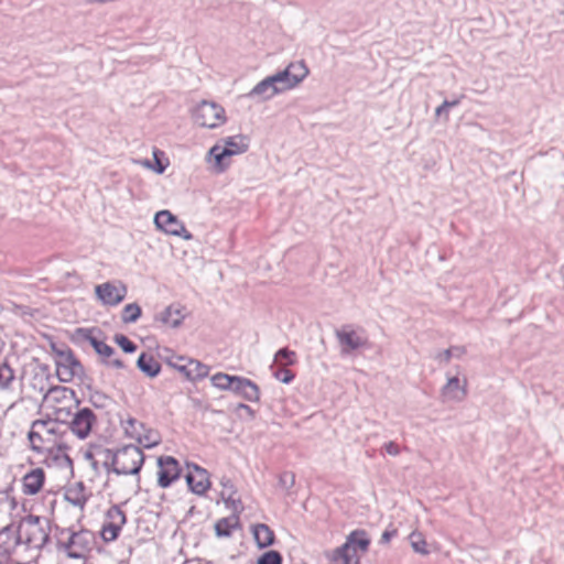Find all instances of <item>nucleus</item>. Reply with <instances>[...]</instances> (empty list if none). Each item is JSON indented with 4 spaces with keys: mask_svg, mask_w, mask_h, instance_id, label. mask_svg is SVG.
<instances>
[{
    "mask_svg": "<svg viewBox=\"0 0 564 564\" xmlns=\"http://www.w3.org/2000/svg\"><path fill=\"white\" fill-rule=\"evenodd\" d=\"M30 448L34 453H47L45 463L50 465V460H64L72 466V459L67 455L69 446L63 442L62 436L57 432V425L52 420H36L32 423L28 434Z\"/></svg>",
    "mask_w": 564,
    "mask_h": 564,
    "instance_id": "obj_1",
    "label": "nucleus"
},
{
    "mask_svg": "<svg viewBox=\"0 0 564 564\" xmlns=\"http://www.w3.org/2000/svg\"><path fill=\"white\" fill-rule=\"evenodd\" d=\"M95 545V534L89 530H62L56 541L58 552L63 553L58 564H86Z\"/></svg>",
    "mask_w": 564,
    "mask_h": 564,
    "instance_id": "obj_2",
    "label": "nucleus"
},
{
    "mask_svg": "<svg viewBox=\"0 0 564 564\" xmlns=\"http://www.w3.org/2000/svg\"><path fill=\"white\" fill-rule=\"evenodd\" d=\"M78 400L75 392L63 386H56L44 394L42 406L47 415L56 422H67L77 408Z\"/></svg>",
    "mask_w": 564,
    "mask_h": 564,
    "instance_id": "obj_3",
    "label": "nucleus"
},
{
    "mask_svg": "<svg viewBox=\"0 0 564 564\" xmlns=\"http://www.w3.org/2000/svg\"><path fill=\"white\" fill-rule=\"evenodd\" d=\"M18 542L30 550H41L50 539L51 527L46 518L29 514L19 521Z\"/></svg>",
    "mask_w": 564,
    "mask_h": 564,
    "instance_id": "obj_4",
    "label": "nucleus"
},
{
    "mask_svg": "<svg viewBox=\"0 0 564 564\" xmlns=\"http://www.w3.org/2000/svg\"><path fill=\"white\" fill-rule=\"evenodd\" d=\"M248 142L245 137L235 135L224 140V144H215L208 152V161L217 173H221L230 164V158L246 152Z\"/></svg>",
    "mask_w": 564,
    "mask_h": 564,
    "instance_id": "obj_5",
    "label": "nucleus"
},
{
    "mask_svg": "<svg viewBox=\"0 0 564 564\" xmlns=\"http://www.w3.org/2000/svg\"><path fill=\"white\" fill-rule=\"evenodd\" d=\"M144 456L138 446L129 445L119 448L112 456L113 470L117 474H138L143 465Z\"/></svg>",
    "mask_w": 564,
    "mask_h": 564,
    "instance_id": "obj_6",
    "label": "nucleus"
},
{
    "mask_svg": "<svg viewBox=\"0 0 564 564\" xmlns=\"http://www.w3.org/2000/svg\"><path fill=\"white\" fill-rule=\"evenodd\" d=\"M196 124L203 128L215 129L223 126L226 120L225 109L214 101H202L193 111Z\"/></svg>",
    "mask_w": 564,
    "mask_h": 564,
    "instance_id": "obj_7",
    "label": "nucleus"
},
{
    "mask_svg": "<svg viewBox=\"0 0 564 564\" xmlns=\"http://www.w3.org/2000/svg\"><path fill=\"white\" fill-rule=\"evenodd\" d=\"M55 356L56 375L63 382H70L82 372V365L69 348L57 349L53 347Z\"/></svg>",
    "mask_w": 564,
    "mask_h": 564,
    "instance_id": "obj_8",
    "label": "nucleus"
},
{
    "mask_svg": "<svg viewBox=\"0 0 564 564\" xmlns=\"http://www.w3.org/2000/svg\"><path fill=\"white\" fill-rule=\"evenodd\" d=\"M124 523L126 513L118 506L110 507L100 530L101 539L107 543L117 540Z\"/></svg>",
    "mask_w": 564,
    "mask_h": 564,
    "instance_id": "obj_9",
    "label": "nucleus"
},
{
    "mask_svg": "<svg viewBox=\"0 0 564 564\" xmlns=\"http://www.w3.org/2000/svg\"><path fill=\"white\" fill-rule=\"evenodd\" d=\"M154 223L159 229L167 235L178 236L185 240L192 239V234L187 231L183 223L169 210L156 213Z\"/></svg>",
    "mask_w": 564,
    "mask_h": 564,
    "instance_id": "obj_10",
    "label": "nucleus"
},
{
    "mask_svg": "<svg viewBox=\"0 0 564 564\" xmlns=\"http://www.w3.org/2000/svg\"><path fill=\"white\" fill-rule=\"evenodd\" d=\"M95 292L102 304L116 306L126 299L128 290L126 284L117 281L98 284L95 288Z\"/></svg>",
    "mask_w": 564,
    "mask_h": 564,
    "instance_id": "obj_11",
    "label": "nucleus"
},
{
    "mask_svg": "<svg viewBox=\"0 0 564 564\" xmlns=\"http://www.w3.org/2000/svg\"><path fill=\"white\" fill-rule=\"evenodd\" d=\"M96 422L95 413L90 409L84 408L77 411L69 421V430L77 438L86 440Z\"/></svg>",
    "mask_w": 564,
    "mask_h": 564,
    "instance_id": "obj_12",
    "label": "nucleus"
},
{
    "mask_svg": "<svg viewBox=\"0 0 564 564\" xmlns=\"http://www.w3.org/2000/svg\"><path fill=\"white\" fill-rule=\"evenodd\" d=\"M158 484L167 488L181 476L180 463L172 456H161L158 459Z\"/></svg>",
    "mask_w": 564,
    "mask_h": 564,
    "instance_id": "obj_13",
    "label": "nucleus"
},
{
    "mask_svg": "<svg viewBox=\"0 0 564 564\" xmlns=\"http://www.w3.org/2000/svg\"><path fill=\"white\" fill-rule=\"evenodd\" d=\"M45 482V470L42 467L32 468L21 478V491L24 496H36L42 492Z\"/></svg>",
    "mask_w": 564,
    "mask_h": 564,
    "instance_id": "obj_14",
    "label": "nucleus"
},
{
    "mask_svg": "<svg viewBox=\"0 0 564 564\" xmlns=\"http://www.w3.org/2000/svg\"><path fill=\"white\" fill-rule=\"evenodd\" d=\"M307 75L308 68L303 61L291 63L283 72L278 73L286 90L296 87Z\"/></svg>",
    "mask_w": 564,
    "mask_h": 564,
    "instance_id": "obj_15",
    "label": "nucleus"
},
{
    "mask_svg": "<svg viewBox=\"0 0 564 564\" xmlns=\"http://www.w3.org/2000/svg\"><path fill=\"white\" fill-rule=\"evenodd\" d=\"M82 332L84 333V338L94 347L96 352L104 359L105 362L118 369L124 367V364L120 359L112 358L115 355L113 348L104 340L95 337L93 335V330L86 329Z\"/></svg>",
    "mask_w": 564,
    "mask_h": 564,
    "instance_id": "obj_16",
    "label": "nucleus"
},
{
    "mask_svg": "<svg viewBox=\"0 0 564 564\" xmlns=\"http://www.w3.org/2000/svg\"><path fill=\"white\" fill-rule=\"evenodd\" d=\"M336 337L341 346L343 352L345 354L367 345V337L364 332H358L349 327H344L340 330H337Z\"/></svg>",
    "mask_w": 564,
    "mask_h": 564,
    "instance_id": "obj_17",
    "label": "nucleus"
},
{
    "mask_svg": "<svg viewBox=\"0 0 564 564\" xmlns=\"http://www.w3.org/2000/svg\"><path fill=\"white\" fill-rule=\"evenodd\" d=\"M186 481L191 490L198 495L205 494L210 487L208 473L198 466L188 469Z\"/></svg>",
    "mask_w": 564,
    "mask_h": 564,
    "instance_id": "obj_18",
    "label": "nucleus"
},
{
    "mask_svg": "<svg viewBox=\"0 0 564 564\" xmlns=\"http://www.w3.org/2000/svg\"><path fill=\"white\" fill-rule=\"evenodd\" d=\"M282 82H280V78L278 74L270 76L262 82H260L253 89V95L263 96L264 98H271L274 95L284 91Z\"/></svg>",
    "mask_w": 564,
    "mask_h": 564,
    "instance_id": "obj_19",
    "label": "nucleus"
},
{
    "mask_svg": "<svg viewBox=\"0 0 564 564\" xmlns=\"http://www.w3.org/2000/svg\"><path fill=\"white\" fill-rule=\"evenodd\" d=\"M186 310L181 305L167 306L158 317L162 325L171 328L178 327L186 317Z\"/></svg>",
    "mask_w": 564,
    "mask_h": 564,
    "instance_id": "obj_20",
    "label": "nucleus"
},
{
    "mask_svg": "<svg viewBox=\"0 0 564 564\" xmlns=\"http://www.w3.org/2000/svg\"><path fill=\"white\" fill-rule=\"evenodd\" d=\"M253 539L260 549L269 547L274 543V531L264 523H257L251 527Z\"/></svg>",
    "mask_w": 564,
    "mask_h": 564,
    "instance_id": "obj_21",
    "label": "nucleus"
},
{
    "mask_svg": "<svg viewBox=\"0 0 564 564\" xmlns=\"http://www.w3.org/2000/svg\"><path fill=\"white\" fill-rule=\"evenodd\" d=\"M370 545V539L365 530H355L349 533L346 542L343 544V550L351 546L356 549L358 553L365 554Z\"/></svg>",
    "mask_w": 564,
    "mask_h": 564,
    "instance_id": "obj_22",
    "label": "nucleus"
},
{
    "mask_svg": "<svg viewBox=\"0 0 564 564\" xmlns=\"http://www.w3.org/2000/svg\"><path fill=\"white\" fill-rule=\"evenodd\" d=\"M361 554L351 546L343 550L341 545L333 551L329 560L333 564H360Z\"/></svg>",
    "mask_w": 564,
    "mask_h": 564,
    "instance_id": "obj_23",
    "label": "nucleus"
},
{
    "mask_svg": "<svg viewBox=\"0 0 564 564\" xmlns=\"http://www.w3.org/2000/svg\"><path fill=\"white\" fill-rule=\"evenodd\" d=\"M18 544H20L18 542V535H14V532L10 528H4L0 531V556H10Z\"/></svg>",
    "mask_w": 564,
    "mask_h": 564,
    "instance_id": "obj_24",
    "label": "nucleus"
},
{
    "mask_svg": "<svg viewBox=\"0 0 564 564\" xmlns=\"http://www.w3.org/2000/svg\"><path fill=\"white\" fill-rule=\"evenodd\" d=\"M234 391L242 394L249 401H257L259 399V388L249 379L238 377Z\"/></svg>",
    "mask_w": 564,
    "mask_h": 564,
    "instance_id": "obj_25",
    "label": "nucleus"
},
{
    "mask_svg": "<svg viewBox=\"0 0 564 564\" xmlns=\"http://www.w3.org/2000/svg\"><path fill=\"white\" fill-rule=\"evenodd\" d=\"M188 380H200L208 376L209 367L196 359H191L182 372Z\"/></svg>",
    "mask_w": 564,
    "mask_h": 564,
    "instance_id": "obj_26",
    "label": "nucleus"
},
{
    "mask_svg": "<svg viewBox=\"0 0 564 564\" xmlns=\"http://www.w3.org/2000/svg\"><path fill=\"white\" fill-rule=\"evenodd\" d=\"M443 395L449 400H462L466 395V383L462 386L458 378H451L443 388Z\"/></svg>",
    "mask_w": 564,
    "mask_h": 564,
    "instance_id": "obj_27",
    "label": "nucleus"
},
{
    "mask_svg": "<svg viewBox=\"0 0 564 564\" xmlns=\"http://www.w3.org/2000/svg\"><path fill=\"white\" fill-rule=\"evenodd\" d=\"M138 367L150 377H155L161 370L159 361L152 355L145 352L139 356Z\"/></svg>",
    "mask_w": 564,
    "mask_h": 564,
    "instance_id": "obj_28",
    "label": "nucleus"
},
{
    "mask_svg": "<svg viewBox=\"0 0 564 564\" xmlns=\"http://www.w3.org/2000/svg\"><path fill=\"white\" fill-rule=\"evenodd\" d=\"M239 519L236 516L221 518L215 523V531L218 538H228L238 527Z\"/></svg>",
    "mask_w": 564,
    "mask_h": 564,
    "instance_id": "obj_29",
    "label": "nucleus"
},
{
    "mask_svg": "<svg viewBox=\"0 0 564 564\" xmlns=\"http://www.w3.org/2000/svg\"><path fill=\"white\" fill-rule=\"evenodd\" d=\"M132 440L137 441L140 445L147 448H151L159 443L160 436L156 431L144 429V433H135L133 431Z\"/></svg>",
    "mask_w": 564,
    "mask_h": 564,
    "instance_id": "obj_30",
    "label": "nucleus"
},
{
    "mask_svg": "<svg viewBox=\"0 0 564 564\" xmlns=\"http://www.w3.org/2000/svg\"><path fill=\"white\" fill-rule=\"evenodd\" d=\"M237 376H230L224 372H217L212 378V384L220 390H234V386L236 384Z\"/></svg>",
    "mask_w": 564,
    "mask_h": 564,
    "instance_id": "obj_31",
    "label": "nucleus"
},
{
    "mask_svg": "<svg viewBox=\"0 0 564 564\" xmlns=\"http://www.w3.org/2000/svg\"><path fill=\"white\" fill-rule=\"evenodd\" d=\"M142 310L135 303L127 304L121 312V319L124 324L133 323L141 316Z\"/></svg>",
    "mask_w": 564,
    "mask_h": 564,
    "instance_id": "obj_32",
    "label": "nucleus"
},
{
    "mask_svg": "<svg viewBox=\"0 0 564 564\" xmlns=\"http://www.w3.org/2000/svg\"><path fill=\"white\" fill-rule=\"evenodd\" d=\"M15 379L14 370L8 364L0 365V389H9Z\"/></svg>",
    "mask_w": 564,
    "mask_h": 564,
    "instance_id": "obj_33",
    "label": "nucleus"
},
{
    "mask_svg": "<svg viewBox=\"0 0 564 564\" xmlns=\"http://www.w3.org/2000/svg\"><path fill=\"white\" fill-rule=\"evenodd\" d=\"M410 542L413 550L420 554H429L427 543L421 532L414 531L410 534Z\"/></svg>",
    "mask_w": 564,
    "mask_h": 564,
    "instance_id": "obj_34",
    "label": "nucleus"
},
{
    "mask_svg": "<svg viewBox=\"0 0 564 564\" xmlns=\"http://www.w3.org/2000/svg\"><path fill=\"white\" fill-rule=\"evenodd\" d=\"M296 355L293 350L282 348L275 354V362L280 366H289L295 364Z\"/></svg>",
    "mask_w": 564,
    "mask_h": 564,
    "instance_id": "obj_35",
    "label": "nucleus"
},
{
    "mask_svg": "<svg viewBox=\"0 0 564 564\" xmlns=\"http://www.w3.org/2000/svg\"><path fill=\"white\" fill-rule=\"evenodd\" d=\"M113 340L124 352L132 354L137 350V345L122 334L115 335Z\"/></svg>",
    "mask_w": 564,
    "mask_h": 564,
    "instance_id": "obj_36",
    "label": "nucleus"
},
{
    "mask_svg": "<svg viewBox=\"0 0 564 564\" xmlns=\"http://www.w3.org/2000/svg\"><path fill=\"white\" fill-rule=\"evenodd\" d=\"M191 359L192 358L173 354L167 358V364L169 366L173 367L174 369L182 373L183 370L185 369V366L187 365V362L191 361Z\"/></svg>",
    "mask_w": 564,
    "mask_h": 564,
    "instance_id": "obj_37",
    "label": "nucleus"
},
{
    "mask_svg": "<svg viewBox=\"0 0 564 564\" xmlns=\"http://www.w3.org/2000/svg\"><path fill=\"white\" fill-rule=\"evenodd\" d=\"M282 561L278 551H268L258 558V564H282Z\"/></svg>",
    "mask_w": 564,
    "mask_h": 564,
    "instance_id": "obj_38",
    "label": "nucleus"
},
{
    "mask_svg": "<svg viewBox=\"0 0 564 564\" xmlns=\"http://www.w3.org/2000/svg\"><path fill=\"white\" fill-rule=\"evenodd\" d=\"M286 367L288 366H281L274 373V377L283 383H290L295 377L293 371Z\"/></svg>",
    "mask_w": 564,
    "mask_h": 564,
    "instance_id": "obj_39",
    "label": "nucleus"
},
{
    "mask_svg": "<svg viewBox=\"0 0 564 564\" xmlns=\"http://www.w3.org/2000/svg\"><path fill=\"white\" fill-rule=\"evenodd\" d=\"M144 429H145V426L141 422H139L137 420H129L126 431L132 438L133 431L135 433H144Z\"/></svg>",
    "mask_w": 564,
    "mask_h": 564,
    "instance_id": "obj_40",
    "label": "nucleus"
},
{
    "mask_svg": "<svg viewBox=\"0 0 564 564\" xmlns=\"http://www.w3.org/2000/svg\"><path fill=\"white\" fill-rule=\"evenodd\" d=\"M384 451L387 452V454H389L391 456H397L400 454L399 445L392 441L384 444Z\"/></svg>",
    "mask_w": 564,
    "mask_h": 564,
    "instance_id": "obj_41",
    "label": "nucleus"
},
{
    "mask_svg": "<svg viewBox=\"0 0 564 564\" xmlns=\"http://www.w3.org/2000/svg\"><path fill=\"white\" fill-rule=\"evenodd\" d=\"M163 154L164 153L162 151H159V150H154L153 151V156H154L156 165H158L156 171L159 173H162L165 170V167H166V164H163L162 161H161V158H160V156H163Z\"/></svg>",
    "mask_w": 564,
    "mask_h": 564,
    "instance_id": "obj_42",
    "label": "nucleus"
},
{
    "mask_svg": "<svg viewBox=\"0 0 564 564\" xmlns=\"http://www.w3.org/2000/svg\"><path fill=\"white\" fill-rule=\"evenodd\" d=\"M84 457H85V459H86L87 462H89V463H90V465H91L95 469L97 468V462H96V459H95V457H94V454H93V452H91L90 449H88V451H86V452L84 453Z\"/></svg>",
    "mask_w": 564,
    "mask_h": 564,
    "instance_id": "obj_43",
    "label": "nucleus"
},
{
    "mask_svg": "<svg viewBox=\"0 0 564 564\" xmlns=\"http://www.w3.org/2000/svg\"><path fill=\"white\" fill-rule=\"evenodd\" d=\"M448 110V100H445L442 105H440L436 110H435V113L436 116H441L443 112H447Z\"/></svg>",
    "mask_w": 564,
    "mask_h": 564,
    "instance_id": "obj_44",
    "label": "nucleus"
},
{
    "mask_svg": "<svg viewBox=\"0 0 564 564\" xmlns=\"http://www.w3.org/2000/svg\"><path fill=\"white\" fill-rule=\"evenodd\" d=\"M391 536H392V533H390V532L386 531V532H383V534H382V541H383V542H386V543H388V542L390 541Z\"/></svg>",
    "mask_w": 564,
    "mask_h": 564,
    "instance_id": "obj_45",
    "label": "nucleus"
},
{
    "mask_svg": "<svg viewBox=\"0 0 564 564\" xmlns=\"http://www.w3.org/2000/svg\"><path fill=\"white\" fill-rule=\"evenodd\" d=\"M75 503H76V505H78V506H80V507H83V506L86 503V499H85V498L77 499V500L75 501Z\"/></svg>",
    "mask_w": 564,
    "mask_h": 564,
    "instance_id": "obj_46",
    "label": "nucleus"
},
{
    "mask_svg": "<svg viewBox=\"0 0 564 564\" xmlns=\"http://www.w3.org/2000/svg\"><path fill=\"white\" fill-rule=\"evenodd\" d=\"M458 105V100H454V101H448V109Z\"/></svg>",
    "mask_w": 564,
    "mask_h": 564,
    "instance_id": "obj_47",
    "label": "nucleus"
},
{
    "mask_svg": "<svg viewBox=\"0 0 564 564\" xmlns=\"http://www.w3.org/2000/svg\"><path fill=\"white\" fill-rule=\"evenodd\" d=\"M0 564H2V562H0Z\"/></svg>",
    "mask_w": 564,
    "mask_h": 564,
    "instance_id": "obj_48",
    "label": "nucleus"
}]
</instances>
